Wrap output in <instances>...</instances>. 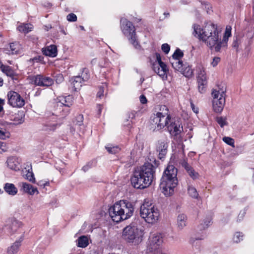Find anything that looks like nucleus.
<instances>
[{"label": "nucleus", "mask_w": 254, "mask_h": 254, "mask_svg": "<svg viewBox=\"0 0 254 254\" xmlns=\"http://www.w3.org/2000/svg\"><path fill=\"white\" fill-rule=\"evenodd\" d=\"M10 132L5 127L0 126V138L1 139H6L10 137Z\"/></svg>", "instance_id": "4c0bfd02"}, {"label": "nucleus", "mask_w": 254, "mask_h": 254, "mask_svg": "<svg viewBox=\"0 0 254 254\" xmlns=\"http://www.w3.org/2000/svg\"><path fill=\"white\" fill-rule=\"evenodd\" d=\"M67 20L69 22H75L77 20V16L74 13H70L67 15Z\"/></svg>", "instance_id": "49530a36"}, {"label": "nucleus", "mask_w": 254, "mask_h": 254, "mask_svg": "<svg viewBox=\"0 0 254 254\" xmlns=\"http://www.w3.org/2000/svg\"><path fill=\"white\" fill-rule=\"evenodd\" d=\"M77 246L80 248H85L89 244V240L87 236H82L80 237L77 240Z\"/></svg>", "instance_id": "72a5a7b5"}, {"label": "nucleus", "mask_w": 254, "mask_h": 254, "mask_svg": "<svg viewBox=\"0 0 254 254\" xmlns=\"http://www.w3.org/2000/svg\"><path fill=\"white\" fill-rule=\"evenodd\" d=\"M143 232L137 226L129 225L126 227L123 232V239L127 243L137 245L142 241Z\"/></svg>", "instance_id": "423d86ee"}, {"label": "nucleus", "mask_w": 254, "mask_h": 254, "mask_svg": "<svg viewBox=\"0 0 254 254\" xmlns=\"http://www.w3.org/2000/svg\"><path fill=\"white\" fill-rule=\"evenodd\" d=\"M79 254H97V253L96 251H95V250H92V251H90L89 254L82 253H80Z\"/></svg>", "instance_id": "69168bd1"}, {"label": "nucleus", "mask_w": 254, "mask_h": 254, "mask_svg": "<svg viewBox=\"0 0 254 254\" xmlns=\"http://www.w3.org/2000/svg\"><path fill=\"white\" fill-rule=\"evenodd\" d=\"M121 29L130 43L135 48L139 47L135 33V29L132 23L126 18L121 19Z\"/></svg>", "instance_id": "0eeeda50"}, {"label": "nucleus", "mask_w": 254, "mask_h": 254, "mask_svg": "<svg viewBox=\"0 0 254 254\" xmlns=\"http://www.w3.org/2000/svg\"><path fill=\"white\" fill-rule=\"evenodd\" d=\"M198 82V89L200 93H203L204 91V85L206 84V81H204L203 84L200 81H197Z\"/></svg>", "instance_id": "8fccbe9b"}, {"label": "nucleus", "mask_w": 254, "mask_h": 254, "mask_svg": "<svg viewBox=\"0 0 254 254\" xmlns=\"http://www.w3.org/2000/svg\"><path fill=\"white\" fill-rule=\"evenodd\" d=\"M170 62L174 69L179 72L184 67V64L179 59H171Z\"/></svg>", "instance_id": "7c9ffc66"}, {"label": "nucleus", "mask_w": 254, "mask_h": 254, "mask_svg": "<svg viewBox=\"0 0 254 254\" xmlns=\"http://www.w3.org/2000/svg\"><path fill=\"white\" fill-rule=\"evenodd\" d=\"M156 61L153 65L154 71L160 77L164 78L166 77L168 68L166 65L161 61V58L159 54H156Z\"/></svg>", "instance_id": "ddd939ff"}, {"label": "nucleus", "mask_w": 254, "mask_h": 254, "mask_svg": "<svg viewBox=\"0 0 254 254\" xmlns=\"http://www.w3.org/2000/svg\"><path fill=\"white\" fill-rule=\"evenodd\" d=\"M42 52L46 56L55 58L58 54L57 47L55 45H51L42 48Z\"/></svg>", "instance_id": "aec40b11"}, {"label": "nucleus", "mask_w": 254, "mask_h": 254, "mask_svg": "<svg viewBox=\"0 0 254 254\" xmlns=\"http://www.w3.org/2000/svg\"><path fill=\"white\" fill-rule=\"evenodd\" d=\"M181 164L183 167L185 168L188 173L190 175V176L193 179H197L199 177V174L198 173L195 172L186 161L185 160H184Z\"/></svg>", "instance_id": "393cba45"}, {"label": "nucleus", "mask_w": 254, "mask_h": 254, "mask_svg": "<svg viewBox=\"0 0 254 254\" xmlns=\"http://www.w3.org/2000/svg\"><path fill=\"white\" fill-rule=\"evenodd\" d=\"M226 88L224 85H219L212 90L213 100H225Z\"/></svg>", "instance_id": "f3484780"}, {"label": "nucleus", "mask_w": 254, "mask_h": 254, "mask_svg": "<svg viewBox=\"0 0 254 254\" xmlns=\"http://www.w3.org/2000/svg\"><path fill=\"white\" fill-rule=\"evenodd\" d=\"M64 78L63 75L61 74H59L56 76V81L58 83H61L64 81Z\"/></svg>", "instance_id": "4d7b16f0"}, {"label": "nucleus", "mask_w": 254, "mask_h": 254, "mask_svg": "<svg viewBox=\"0 0 254 254\" xmlns=\"http://www.w3.org/2000/svg\"><path fill=\"white\" fill-rule=\"evenodd\" d=\"M244 234L241 232H236L232 237V241L234 243L238 244L244 240Z\"/></svg>", "instance_id": "c9c22d12"}, {"label": "nucleus", "mask_w": 254, "mask_h": 254, "mask_svg": "<svg viewBox=\"0 0 254 254\" xmlns=\"http://www.w3.org/2000/svg\"><path fill=\"white\" fill-rule=\"evenodd\" d=\"M140 215L146 223L153 224L159 220L160 213L154 204L145 200L140 207Z\"/></svg>", "instance_id": "39448f33"}, {"label": "nucleus", "mask_w": 254, "mask_h": 254, "mask_svg": "<svg viewBox=\"0 0 254 254\" xmlns=\"http://www.w3.org/2000/svg\"><path fill=\"white\" fill-rule=\"evenodd\" d=\"M27 80L30 84L42 87H48L54 83L51 77L41 74L30 75L27 77Z\"/></svg>", "instance_id": "f8f14e48"}, {"label": "nucleus", "mask_w": 254, "mask_h": 254, "mask_svg": "<svg viewBox=\"0 0 254 254\" xmlns=\"http://www.w3.org/2000/svg\"><path fill=\"white\" fill-rule=\"evenodd\" d=\"M88 78V75H86L85 77L77 76L72 78L70 80L71 87L74 91H77L80 89L82 86V82L87 80Z\"/></svg>", "instance_id": "6ab92c4d"}, {"label": "nucleus", "mask_w": 254, "mask_h": 254, "mask_svg": "<svg viewBox=\"0 0 254 254\" xmlns=\"http://www.w3.org/2000/svg\"><path fill=\"white\" fill-rule=\"evenodd\" d=\"M25 178L32 183H36L34 175L32 172L28 171L27 173L25 175Z\"/></svg>", "instance_id": "a19ab883"}, {"label": "nucleus", "mask_w": 254, "mask_h": 254, "mask_svg": "<svg viewBox=\"0 0 254 254\" xmlns=\"http://www.w3.org/2000/svg\"><path fill=\"white\" fill-rule=\"evenodd\" d=\"M44 184H44V185H45V187L46 186H49V185H50L49 182H48V181H45V183H44Z\"/></svg>", "instance_id": "774afa93"}, {"label": "nucleus", "mask_w": 254, "mask_h": 254, "mask_svg": "<svg viewBox=\"0 0 254 254\" xmlns=\"http://www.w3.org/2000/svg\"><path fill=\"white\" fill-rule=\"evenodd\" d=\"M189 195L193 198H198L199 194L196 189L192 186H189L188 188Z\"/></svg>", "instance_id": "e433bc0d"}, {"label": "nucleus", "mask_w": 254, "mask_h": 254, "mask_svg": "<svg viewBox=\"0 0 254 254\" xmlns=\"http://www.w3.org/2000/svg\"><path fill=\"white\" fill-rule=\"evenodd\" d=\"M192 28V35L216 52H219L222 48L226 47L229 38L231 36L232 28L228 25L225 28L222 40H221L220 31L214 24L207 23L204 26L193 24Z\"/></svg>", "instance_id": "f257e3e1"}, {"label": "nucleus", "mask_w": 254, "mask_h": 254, "mask_svg": "<svg viewBox=\"0 0 254 254\" xmlns=\"http://www.w3.org/2000/svg\"><path fill=\"white\" fill-rule=\"evenodd\" d=\"M168 144L164 141H159L157 147V151L159 152V158L162 159L167 153Z\"/></svg>", "instance_id": "5701e85b"}, {"label": "nucleus", "mask_w": 254, "mask_h": 254, "mask_svg": "<svg viewBox=\"0 0 254 254\" xmlns=\"http://www.w3.org/2000/svg\"><path fill=\"white\" fill-rule=\"evenodd\" d=\"M183 56V52L180 50L177 49L175 51L172 56V59H180Z\"/></svg>", "instance_id": "37998d69"}, {"label": "nucleus", "mask_w": 254, "mask_h": 254, "mask_svg": "<svg viewBox=\"0 0 254 254\" xmlns=\"http://www.w3.org/2000/svg\"><path fill=\"white\" fill-rule=\"evenodd\" d=\"M7 166L10 169L13 170H18L19 168V162L17 158L14 157L8 158L6 161Z\"/></svg>", "instance_id": "bb28decb"}, {"label": "nucleus", "mask_w": 254, "mask_h": 254, "mask_svg": "<svg viewBox=\"0 0 254 254\" xmlns=\"http://www.w3.org/2000/svg\"><path fill=\"white\" fill-rule=\"evenodd\" d=\"M240 39L237 37H236L234 39V40H233V42L232 43V47L236 49L237 50L239 47V46L240 45Z\"/></svg>", "instance_id": "09e8293b"}, {"label": "nucleus", "mask_w": 254, "mask_h": 254, "mask_svg": "<svg viewBox=\"0 0 254 254\" xmlns=\"http://www.w3.org/2000/svg\"><path fill=\"white\" fill-rule=\"evenodd\" d=\"M33 26L30 23L22 24L20 25L18 27V30L24 33H27L32 30Z\"/></svg>", "instance_id": "473e14b6"}, {"label": "nucleus", "mask_w": 254, "mask_h": 254, "mask_svg": "<svg viewBox=\"0 0 254 254\" xmlns=\"http://www.w3.org/2000/svg\"><path fill=\"white\" fill-rule=\"evenodd\" d=\"M196 73L197 75V81H200L202 83L206 81V75L205 68L203 65L198 64L196 66Z\"/></svg>", "instance_id": "4be33fe9"}, {"label": "nucleus", "mask_w": 254, "mask_h": 254, "mask_svg": "<svg viewBox=\"0 0 254 254\" xmlns=\"http://www.w3.org/2000/svg\"><path fill=\"white\" fill-rule=\"evenodd\" d=\"M4 104V100L0 98V114L3 112V106Z\"/></svg>", "instance_id": "052dcab7"}, {"label": "nucleus", "mask_w": 254, "mask_h": 254, "mask_svg": "<svg viewBox=\"0 0 254 254\" xmlns=\"http://www.w3.org/2000/svg\"><path fill=\"white\" fill-rule=\"evenodd\" d=\"M155 169L151 163L146 162L135 170L130 179L132 186L139 189L149 187L155 179Z\"/></svg>", "instance_id": "f03ea898"}, {"label": "nucleus", "mask_w": 254, "mask_h": 254, "mask_svg": "<svg viewBox=\"0 0 254 254\" xmlns=\"http://www.w3.org/2000/svg\"><path fill=\"white\" fill-rule=\"evenodd\" d=\"M180 72L187 77H190L193 74L192 69L187 63L184 64Z\"/></svg>", "instance_id": "c756f323"}, {"label": "nucleus", "mask_w": 254, "mask_h": 254, "mask_svg": "<svg viewBox=\"0 0 254 254\" xmlns=\"http://www.w3.org/2000/svg\"><path fill=\"white\" fill-rule=\"evenodd\" d=\"M187 224V217L184 214H180L177 217V225L180 230L183 229Z\"/></svg>", "instance_id": "cd10ccee"}, {"label": "nucleus", "mask_w": 254, "mask_h": 254, "mask_svg": "<svg viewBox=\"0 0 254 254\" xmlns=\"http://www.w3.org/2000/svg\"><path fill=\"white\" fill-rule=\"evenodd\" d=\"M83 117L82 115H79L77 117V122L76 125L80 127L82 125Z\"/></svg>", "instance_id": "864d4df0"}, {"label": "nucleus", "mask_w": 254, "mask_h": 254, "mask_svg": "<svg viewBox=\"0 0 254 254\" xmlns=\"http://www.w3.org/2000/svg\"><path fill=\"white\" fill-rule=\"evenodd\" d=\"M205 237V235H201L200 236L191 237L190 238L189 243L192 247H199V241L203 240Z\"/></svg>", "instance_id": "2f4dec72"}, {"label": "nucleus", "mask_w": 254, "mask_h": 254, "mask_svg": "<svg viewBox=\"0 0 254 254\" xmlns=\"http://www.w3.org/2000/svg\"><path fill=\"white\" fill-rule=\"evenodd\" d=\"M216 121L221 127H223L227 124L226 118L223 117H218L217 118Z\"/></svg>", "instance_id": "a18cd8bd"}, {"label": "nucleus", "mask_w": 254, "mask_h": 254, "mask_svg": "<svg viewBox=\"0 0 254 254\" xmlns=\"http://www.w3.org/2000/svg\"><path fill=\"white\" fill-rule=\"evenodd\" d=\"M162 50L165 53L168 54L170 50V46L168 44H163L161 47Z\"/></svg>", "instance_id": "3c124183"}, {"label": "nucleus", "mask_w": 254, "mask_h": 254, "mask_svg": "<svg viewBox=\"0 0 254 254\" xmlns=\"http://www.w3.org/2000/svg\"><path fill=\"white\" fill-rule=\"evenodd\" d=\"M139 100L141 103L144 104H146L147 102V99L145 96L143 95H142L139 97Z\"/></svg>", "instance_id": "bf43d9fd"}, {"label": "nucleus", "mask_w": 254, "mask_h": 254, "mask_svg": "<svg viewBox=\"0 0 254 254\" xmlns=\"http://www.w3.org/2000/svg\"><path fill=\"white\" fill-rule=\"evenodd\" d=\"M4 191L9 195L14 196L17 193L18 190L14 184L6 183L3 187Z\"/></svg>", "instance_id": "c85d7f7f"}, {"label": "nucleus", "mask_w": 254, "mask_h": 254, "mask_svg": "<svg viewBox=\"0 0 254 254\" xmlns=\"http://www.w3.org/2000/svg\"><path fill=\"white\" fill-rule=\"evenodd\" d=\"M8 103L13 107L20 108L24 105L25 101L16 92L10 91L7 94Z\"/></svg>", "instance_id": "4468645a"}, {"label": "nucleus", "mask_w": 254, "mask_h": 254, "mask_svg": "<svg viewBox=\"0 0 254 254\" xmlns=\"http://www.w3.org/2000/svg\"><path fill=\"white\" fill-rule=\"evenodd\" d=\"M171 120L168 108L165 105L160 106L159 111L152 119V124L156 126L157 130L164 128L168 125Z\"/></svg>", "instance_id": "6e6552de"}, {"label": "nucleus", "mask_w": 254, "mask_h": 254, "mask_svg": "<svg viewBox=\"0 0 254 254\" xmlns=\"http://www.w3.org/2000/svg\"><path fill=\"white\" fill-rule=\"evenodd\" d=\"M174 158H171V161L165 170L160 184V188L162 192L166 196L172 195L174 189L178 184L177 178V169L172 164Z\"/></svg>", "instance_id": "7ed1b4c3"}, {"label": "nucleus", "mask_w": 254, "mask_h": 254, "mask_svg": "<svg viewBox=\"0 0 254 254\" xmlns=\"http://www.w3.org/2000/svg\"><path fill=\"white\" fill-rule=\"evenodd\" d=\"M170 124L167 125V128L172 135H177L183 131V126L180 119H174L169 121Z\"/></svg>", "instance_id": "dca6fc26"}, {"label": "nucleus", "mask_w": 254, "mask_h": 254, "mask_svg": "<svg viewBox=\"0 0 254 254\" xmlns=\"http://www.w3.org/2000/svg\"><path fill=\"white\" fill-rule=\"evenodd\" d=\"M0 69L3 73L8 76L12 77L14 75L13 70L9 66L4 65L2 64L0 66Z\"/></svg>", "instance_id": "f704fd0d"}, {"label": "nucleus", "mask_w": 254, "mask_h": 254, "mask_svg": "<svg viewBox=\"0 0 254 254\" xmlns=\"http://www.w3.org/2000/svg\"><path fill=\"white\" fill-rule=\"evenodd\" d=\"M165 235L161 233L156 232L152 234L149 237V245L152 248L157 249L164 243Z\"/></svg>", "instance_id": "2eb2a0df"}, {"label": "nucleus", "mask_w": 254, "mask_h": 254, "mask_svg": "<svg viewBox=\"0 0 254 254\" xmlns=\"http://www.w3.org/2000/svg\"><path fill=\"white\" fill-rule=\"evenodd\" d=\"M106 149L112 154H116L120 150V148L117 146L108 145L106 146Z\"/></svg>", "instance_id": "ea45409f"}, {"label": "nucleus", "mask_w": 254, "mask_h": 254, "mask_svg": "<svg viewBox=\"0 0 254 254\" xmlns=\"http://www.w3.org/2000/svg\"><path fill=\"white\" fill-rule=\"evenodd\" d=\"M220 59L219 58H218V57H215V58H213V61L211 62V65L213 67H215L216 65H217L218 63L220 62Z\"/></svg>", "instance_id": "6e6d98bb"}, {"label": "nucleus", "mask_w": 254, "mask_h": 254, "mask_svg": "<svg viewBox=\"0 0 254 254\" xmlns=\"http://www.w3.org/2000/svg\"><path fill=\"white\" fill-rule=\"evenodd\" d=\"M58 112L51 113L47 112L46 114V122L42 125V130L47 132H53L60 126L59 121L61 118H63L60 116Z\"/></svg>", "instance_id": "1a4fd4ad"}, {"label": "nucleus", "mask_w": 254, "mask_h": 254, "mask_svg": "<svg viewBox=\"0 0 254 254\" xmlns=\"http://www.w3.org/2000/svg\"><path fill=\"white\" fill-rule=\"evenodd\" d=\"M223 141L225 142L226 144L232 146L234 147V140L230 137H224L222 138Z\"/></svg>", "instance_id": "c03bdc74"}, {"label": "nucleus", "mask_w": 254, "mask_h": 254, "mask_svg": "<svg viewBox=\"0 0 254 254\" xmlns=\"http://www.w3.org/2000/svg\"><path fill=\"white\" fill-rule=\"evenodd\" d=\"M93 166V162H88L87 164H86L85 166H84L82 167V170L84 172H86L88 171L90 168H92Z\"/></svg>", "instance_id": "5fc2aeb1"}, {"label": "nucleus", "mask_w": 254, "mask_h": 254, "mask_svg": "<svg viewBox=\"0 0 254 254\" xmlns=\"http://www.w3.org/2000/svg\"><path fill=\"white\" fill-rule=\"evenodd\" d=\"M23 239L16 241L7 249V254H17L19 251Z\"/></svg>", "instance_id": "b1692460"}, {"label": "nucleus", "mask_w": 254, "mask_h": 254, "mask_svg": "<svg viewBox=\"0 0 254 254\" xmlns=\"http://www.w3.org/2000/svg\"><path fill=\"white\" fill-rule=\"evenodd\" d=\"M225 104V100L219 101L218 100H212V107L215 113H221L223 110Z\"/></svg>", "instance_id": "a878e982"}, {"label": "nucleus", "mask_w": 254, "mask_h": 254, "mask_svg": "<svg viewBox=\"0 0 254 254\" xmlns=\"http://www.w3.org/2000/svg\"><path fill=\"white\" fill-rule=\"evenodd\" d=\"M133 211L134 207L131 202L121 200L110 207L109 214L113 221L118 223L129 218Z\"/></svg>", "instance_id": "20e7f679"}, {"label": "nucleus", "mask_w": 254, "mask_h": 254, "mask_svg": "<svg viewBox=\"0 0 254 254\" xmlns=\"http://www.w3.org/2000/svg\"><path fill=\"white\" fill-rule=\"evenodd\" d=\"M8 149V146L7 144L2 142L0 141V153L5 152Z\"/></svg>", "instance_id": "de8ad7c7"}, {"label": "nucleus", "mask_w": 254, "mask_h": 254, "mask_svg": "<svg viewBox=\"0 0 254 254\" xmlns=\"http://www.w3.org/2000/svg\"><path fill=\"white\" fill-rule=\"evenodd\" d=\"M135 113L134 112H130L128 114V119H127V121L128 122V124H127L126 125H129L130 123H132V120L135 118Z\"/></svg>", "instance_id": "603ef678"}, {"label": "nucleus", "mask_w": 254, "mask_h": 254, "mask_svg": "<svg viewBox=\"0 0 254 254\" xmlns=\"http://www.w3.org/2000/svg\"><path fill=\"white\" fill-rule=\"evenodd\" d=\"M190 106H191V109L192 110V111L195 113V114H197L198 113V108H197V107H195L194 105L191 103H190Z\"/></svg>", "instance_id": "680f3d73"}, {"label": "nucleus", "mask_w": 254, "mask_h": 254, "mask_svg": "<svg viewBox=\"0 0 254 254\" xmlns=\"http://www.w3.org/2000/svg\"><path fill=\"white\" fill-rule=\"evenodd\" d=\"M107 88L106 84H103L99 87V90L97 94V97L101 99L104 97V93L105 89Z\"/></svg>", "instance_id": "79ce46f5"}, {"label": "nucleus", "mask_w": 254, "mask_h": 254, "mask_svg": "<svg viewBox=\"0 0 254 254\" xmlns=\"http://www.w3.org/2000/svg\"><path fill=\"white\" fill-rule=\"evenodd\" d=\"M20 186L21 187L20 190L21 191L30 195L38 194L39 193L37 188L33 187L32 185L27 183L22 182L20 184Z\"/></svg>", "instance_id": "a211bd4d"}, {"label": "nucleus", "mask_w": 254, "mask_h": 254, "mask_svg": "<svg viewBox=\"0 0 254 254\" xmlns=\"http://www.w3.org/2000/svg\"><path fill=\"white\" fill-rule=\"evenodd\" d=\"M98 108L99 114H100L101 112V110H102V107L100 105H99Z\"/></svg>", "instance_id": "338daca9"}, {"label": "nucleus", "mask_w": 254, "mask_h": 254, "mask_svg": "<svg viewBox=\"0 0 254 254\" xmlns=\"http://www.w3.org/2000/svg\"><path fill=\"white\" fill-rule=\"evenodd\" d=\"M58 100L60 105L58 104L59 108L55 111L58 112L62 117H64L69 112V107L72 104L73 97L70 95L62 96L59 97Z\"/></svg>", "instance_id": "9b49d317"}, {"label": "nucleus", "mask_w": 254, "mask_h": 254, "mask_svg": "<svg viewBox=\"0 0 254 254\" xmlns=\"http://www.w3.org/2000/svg\"><path fill=\"white\" fill-rule=\"evenodd\" d=\"M45 181H44V180H41V181H39L37 183V184L40 186V187H42L43 188H44L45 187Z\"/></svg>", "instance_id": "e2e57ef3"}, {"label": "nucleus", "mask_w": 254, "mask_h": 254, "mask_svg": "<svg viewBox=\"0 0 254 254\" xmlns=\"http://www.w3.org/2000/svg\"><path fill=\"white\" fill-rule=\"evenodd\" d=\"M23 223L14 218L8 219L6 224L3 228L4 233L13 234L16 233L21 234L20 239H22L24 236V231L22 229Z\"/></svg>", "instance_id": "9d476101"}, {"label": "nucleus", "mask_w": 254, "mask_h": 254, "mask_svg": "<svg viewBox=\"0 0 254 254\" xmlns=\"http://www.w3.org/2000/svg\"><path fill=\"white\" fill-rule=\"evenodd\" d=\"M43 57L41 56H38L32 59V61L37 63L42 62L43 61Z\"/></svg>", "instance_id": "13d9d810"}, {"label": "nucleus", "mask_w": 254, "mask_h": 254, "mask_svg": "<svg viewBox=\"0 0 254 254\" xmlns=\"http://www.w3.org/2000/svg\"><path fill=\"white\" fill-rule=\"evenodd\" d=\"M212 224V220L210 218H206L204 219L199 226L200 230H204L207 228Z\"/></svg>", "instance_id": "58836bf2"}, {"label": "nucleus", "mask_w": 254, "mask_h": 254, "mask_svg": "<svg viewBox=\"0 0 254 254\" xmlns=\"http://www.w3.org/2000/svg\"><path fill=\"white\" fill-rule=\"evenodd\" d=\"M21 50L20 45L18 43H12L7 48L4 49V52L8 55L18 54Z\"/></svg>", "instance_id": "412c9836"}, {"label": "nucleus", "mask_w": 254, "mask_h": 254, "mask_svg": "<svg viewBox=\"0 0 254 254\" xmlns=\"http://www.w3.org/2000/svg\"><path fill=\"white\" fill-rule=\"evenodd\" d=\"M244 214H245V212H240V214H239L238 215V218L239 219V220H241L242 219H243L244 216Z\"/></svg>", "instance_id": "0e129e2a"}]
</instances>
